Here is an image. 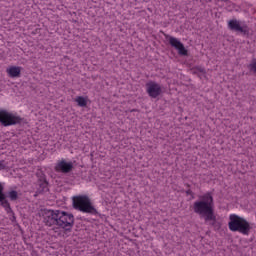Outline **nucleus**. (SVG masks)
<instances>
[{"mask_svg": "<svg viewBox=\"0 0 256 256\" xmlns=\"http://www.w3.org/2000/svg\"><path fill=\"white\" fill-rule=\"evenodd\" d=\"M168 41L171 47L177 49L178 55H182L183 57H187V55H189V51L185 49V45H183L179 39L169 36Z\"/></svg>", "mask_w": 256, "mask_h": 256, "instance_id": "0eeeda50", "label": "nucleus"}, {"mask_svg": "<svg viewBox=\"0 0 256 256\" xmlns=\"http://www.w3.org/2000/svg\"><path fill=\"white\" fill-rule=\"evenodd\" d=\"M39 185H40L41 191H47V189L49 187V183H47V180L40 181Z\"/></svg>", "mask_w": 256, "mask_h": 256, "instance_id": "4468645a", "label": "nucleus"}, {"mask_svg": "<svg viewBox=\"0 0 256 256\" xmlns=\"http://www.w3.org/2000/svg\"><path fill=\"white\" fill-rule=\"evenodd\" d=\"M7 165L5 164V160H0V171H3Z\"/></svg>", "mask_w": 256, "mask_h": 256, "instance_id": "f3484780", "label": "nucleus"}, {"mask_svg": "<svg viewBox=\"0 0 256 256\" xmlns=\"http://www.w3.org/2000/svg\"><path fill=\"white\" fill-rule=\"evenodd\" d=\"M228 228L233 233H241L242 235H249V232L251 231V224L245 218L237 214H230Z\"/></svg>", "mask_w": 256, "mask_h": 256, "instance_id": "20e7f679", "label": "nucleus"}, {"mask_svg": "<svg viewBox=\"0 0 256 256\" xmlns=\"http://www.w3.org/2000/svg\"><path fill=\"white\" fill-rule=\"evenodd\" d=\"M56 173H71L73 171V162H67L65 159L58 161L54 167Z\"/></svg>", "mask_w": 256, "mask_h": 256, "instance_id": "6e6552de", "label": "nucleus"}, {"mask_svg": "<svg viewBox=\"0 0 256 256\" xmlns=\"http://www.w3.org/2000/svg\"><path fill=\"white\" fill-rule=\"evenodd\" d=\"M8 197L11 201H17V198L19 197V195L17 194V191L12 190L8 193Z\"/></svg>", "mask_w": 256, "mask_h": 256, "instance_id": "ddd939ff", "label": "nucleus"}, {"mask_svg": "<svg viewBox=\"0 0 256 256\" xmlns=\"http://www.w3.org/2000/svg\"><path fill=\"white\" fill-rule=\"evenodd\" d=\"M4 187L0 182V201H3L5 193H3Z\"/></svg>", "mask_w": 256, "mask_h": 256, "instance_id": "dca6fc26", "label": "nucleus"}, {"mask_svg": "<svg viewBox=\"0 0 256 256\" xmlns=\"http://www.w3.org/2000/svg\"><path fill=\"white\" fill-rule=\"evenodd\" d=\"M192 209L194 213L199 215L201 219H204L206 223H209V221H217L213 203V194L211 192H206L205 194L199 196V200L193 203Z\"/></svg>", "mask_w": 256, "mask_h": 256, "instance_id": "f257e3e1", "label": "nucleus"}, {"mask_svg": "<svg viewBox=\"0 0 256 256\" xmlns=\"http://www.w3.org/2000/svg\"><path fill=\"white\" fill-rule=\"evenodd\" d=\"M75 102L77 103L78 107H87V98L83 96L76 97Z\"/></svg>", "mask_w": 256, "mask_h": 256, "instance_id": "9b49d317", "label": "nucleus"}, {"mask_svg": "<svg viewBox=\"0 0 256 256\" xmlns=\"http://www.w3.org/2000/svg\"><path fill=\"white\" fill-rule=\"evenodd\" d=\"M23 121L18 115H15L6 110H0V123L3 127H11V125H19Z\"/></svg>", "mask_w": 256, "mask_h": 256, "instance_id": "39448f33", "label": "nucleus"}, {"mask_svg": "<svg viewBox=\"0 0 256 256\" xmlns=\"http://www.w3.org/2000/svg\"><path fill=\"white\" fill-rule=\"evenodd\" d=\"M146 91L152 99H157L162 93L163 88L160 86L159 83L150 81L146 84Z\"/></svg>", "mask_w": 256, "mask_h": 256, "instance_id": "423d86ee", "label": "nucleus"}, {"mask_svg": "<svg viewBox=\"0 0 256 256\" xmlns=\"http://www.w3.org/2000/svg\"><path fill=\"white\" fill-rule=\"evenodd\" d=\"M228 28L230 31H236L238 33H243L244 35L247 33V25H241V21L237 19H232L228 22Z\"/></svg>", "mask_w": 256, "mask_h": 256, "instance_id": "1a4fd4ad", "label": "nucleus"}, {"mask_svg": "<svg viewBox=\"0 0 256 256\" xmlns=\"http://www.w3.org/2000/svg\"><path fill=\"white\" fill-rule=\"evenodd\" d=\"M250 71H253V73H256V59H253L252 62L249 65Z\"/></svg>", "mask_w": 256, "mask_h": 256, "instance_id": "2eb2a0df", "label": "nucleus"}, {"mask_svg": "<svg viewBox=\"0 0 256 256\" xmlns=\"http://www.w3.org/2000/svg\"><path fill=\"white\" fill-rule=\"evenodd\" d=\"M6 73L11 79H16L17 77H21V67L10 66L6 69Z\"/></svg>", "mask_w": 256, "mask_h": 256, "instance_id": "9d476101", "label": "nucleus"}, {"mask_svg": "<svg viewBox=\"0 0 256 256\" xmlns=\"http://www.w3.org/2000/svg\"><path fill=\"white\" fill-rule=\"evenodd\" d=\"M72 205L76 211L80 213H88L89 215H99V212L93 206L91 198L88 195H76L72 197Z\"/></svg>", "mask_w": 256, "mask_h": 256, "instance_id": "7ed1b4c3", "label": "nucleus"}, {"mask_svg": "<svg viewBox=\"0 0 256 256\" xmlns=\"http://www.w3.org/2000/svg\"><path fill=\"white\" fill-rule=\"evenodd\" d=\"M46 225H57L64 231H71L75 223V216L69 212L61 210H49L45 216Z\"/></svg>", "mask_w": 256, "mask_h": 256, "instance_id": "f03ea898", "label": "nucleus"}, {"mask_svg": "<svg viewBox=\"0 0 256 256\" xmlns=\"http://www.w3.org/2000/svg\"><path fill=\"white\" fill-rule=\"evenodd\" d=\"M0 203L3 208H5V211L9 213L11 211V204H9V201L6 199V196L4 194V198L0 200Z\"/></svg>", "mask_w": 256, "mask_h": 256, "instance_id": "f8f14e48", "label": "nucleus"}]
</instances>
